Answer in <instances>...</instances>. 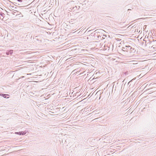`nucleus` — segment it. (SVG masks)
Here are the masks:
<instances>
[{
	"instance_id": "f257e3e1",
	"label": "nucleus",
	"mask_w": 156,
	"mask_h": 156,
	"mask_svg": "<svg viewBox=\"0 0 156 156\" xmlns=\"http://www.w3.org/2000/svg\"><path fill=\"white\" fill-rule=\"evenodd\" d=\"M136 50L133 47H128L127 45V57H132L133 55Z\"/></svg>"
},
{
	"instance_id": "f03ea898",
	"label": "nucleus",
	"mask_w": 156,
	"mask_h": 156,
	"mask_svg": "<svg viewBox=\"0 0 156 156\" xmlns=\"http://www.w3.org/2000/svg\"><path fill=\"white\" fill-rule=\"evenodd\" d=\"M136 61L132 60L131 61H129V60L127 59V66H128V67H134V65L136 64Z\"/></svg>"
},
{
	"instance_id": "7ed1b4c3",
	"label": "nucleus",
	"mask_w": 156,
	"mask_h": 156,
	"mask_svg": "<svg viewBox=\"0 0 156 156\" xmlns=\"http://www.w3.org/2000/svg\"><path fill=\"white\" fill-rule=\"evenodd\" d=\"M134 28H132L131 29L127 30V36L132 35L136 32V30Z\"/></svg>"
},
{
	"instance_id": "20e7f679",
	"label": "nucleus",
	"mask_w": 156,
	"mask_h": 156,
	"mask_svg": "<svg viewBox=\"0 0 156 156\" xmlns=\"http://www.w3.org/2000/svg\"><path fill=\"white\" fill-rule=\"evenodd\" d=\"M132 80H131L129 82H128V83L127 84V85H129V87H130V88L129 89V90H128L129 92H130L131 91V90H130V88H131L133 87V83H132Z\"/></svg>"
},
{
	"instance_id": "39448f33",
	"label": "nucleus",
	"mask_w": 156,
	"mask_h": 156,
	"mask_svg": "<svg viewBox=\"0 0 156 156\" xmlns=\"http://www.w3.org/2000/svg\"><path fill=\"white\" fill-rule=\"evenodd\" d=\"M11 11V13L13 14V15H16V16L17 15H20L21 14L20 12H17V13H16V12L13 11L12 10H10Z\"/></svg>"
},
{
	"instance_id": "423d86ee",
	"label": "nucleus",
	"mask_w": 156,
	"mask_h": 156,
	"mask_svg": "<svg viewBox=\"0 0 156 156\" xmlns=\"http://www.w3.org/2000/svg\"><path fill=\"white\" fill-rule=\"evenodd\" d=\"M80 8V6H78V7H77L76 6H75V7H73L72 8H70V10H69L70 11H72L73 10L74 11H75L76 10L77 8H78V9H79Z\"/></svg>"
},
{
	"instance_id": "0eeeda50",
	"label": "nucleus",
	"mask_w": 156,
	"mask_h": 156,
	"mask_svg": "<svg viewBox=\"0 0 156 156\" xmlns=\"http://www.w3.org/2000/svg\"><path fill=\"white\" fill-rule=\"evenodd\" d=\"M15 133L19 135H24L26 134V133H24V132L21 131L19 132H15Z\"/></svg>"
},
{
	"instance_id": "6e6552de",
	"label": "nucleus",
	"mask_w": 156,
	"mask_h": 156,
	"mask_svg": "<svg viewBox=\"0 0 156 156\" xmlns=\"http://www.w3.org/2000/svg\"><path fill=\"white\" fill-rule=\"evenodd\" d=\"M0 96H2L5 98H9L8 97H7L8 96V95L7 94L0 93Z\"/></svg>"
},
{
	"instance_id": "1a4fd4ad",
	"label": "nucleus",
	"mask_w": 156,
	"mask_h": 156,
	"mask_svg": "<svg viewBox=\"0 0 156 156\" xmlns=\"http://www.w3.org/2000/svg\"><path fill=\"white\" fill-rule=\"evenodd\" d=\"M10 9H12V10L18 12L17 11V8L16 7H14V6H11Z\"/></svg>"
},
{
	"instance_id": "9d476101",
	"label": "nucleus",
	"mask_w": 156,
	"mask_h": 156,
	"mask_svg": "<svg viewBox=\"0 0 156 156\" xmlns=\"http://www.w3.org/2000/svg\"><path fill=\"white\" fill-rule=\"evenodd\" d=\"M4 15L5 14L4 13L0 12V19L2 20L4 17Z\"/></svg>"
},
{
	"instance_id": "9b49d317",
	"label": "nucleus",
	"mask_w": 156,
	"mask_h": 156,
	"mask_svg": "<svg viewBox=\"0 0 156 156\" xmlns=\"http://www.w3.org/2000/svg\"><path fill=\"white\" fill-rule=\"evenodd\" d=\"M10 52H6V54L7 55H11L13 52V50H11L9 51Z\"/></svg>"
},
{
	"instance_id": "f8f14e48",
	"label": "nucleus",
	"mask_w": 156,
	"mask_h": 156,
	"mask_svg": "<svg viewBox=\"0 0 156 156\" xmlns=\"http://www.w3.org/2000/svg\"><path fill=\"white\" fill-rule=\"evenodd\" d=\"M95 31H96V32H102V33H103V32H105V31L102 29H98V30H96Z\"/></svg>"
},
{
	"instance_id": "ddd939ff",
	"label": "nucleus",
	"mask_w": 156,
	"mask_h": 156,
	"mask_svg": "<svg viewBox=\"0 0 156 156\" xmlns=\"http://www.w3.org/2000/svg\"><path fill=\"white\" fill-rule=\"evenodd\" d=\"M134 26H132L131 25H129L127 27V30L131 29L132 28H135V27H133Z\"/></svg>"
},
{
	"instance_id": "4468645a",
	"label": "nucleus",
	"mask_w": 156,
	"mask_h": 156,
	"mask_svg": "<svg viewBox=\"0 0 156 156\" xmlns=\"http://www.w3.org/2000/svg\"><path fill=\"white\" fill-rule=\"evenodd\" d=\"M127 45H128V47H133V44L131 43L127 42Z\"/></svg>"
},
{
	"instance_id": "2eb2a0df",
	"label": "nucleus",
	"mask_w": 156,
	"mask_h": 156,
	"mask_svg": "<svg viewBox=\"0 0 156 156\" xmlns=\"http://www.w3.org/2000/svg\"><path fill=\"white\" fill-rule=\"evenodd\" d=\"M122 50L123 51H125V48H123L122 49Z\"/></svg>"
},
{
	"instance_id": "dca6fc26",
	"label": "nucleus",
	"mask_w": 156,
	"mask_h": 156,
	"mask_svg": "<svg viewBox=\"0 0 156 156\" xmlns=\"http://www.w3.org/2000/svg\"><path fill=\"white\" fill-rule=\"evenodd\" d=\"M130 40H132V39L131 38H128V39H127V41H130Z\"/></svg>"
},
{
	"instance_id": "f3484780",
	"label": "nucleus",
	"mask_w": 156,
	"mask_h": 156,
	"mask_svg": "<svg viewBox=\"0 0 156 156\" xmlns=\"http://www.w3.org/2000/svg\"><path fill=\"white\" fill-rule=\"evenodd\" d=\"M18 1L20 2H22V0H17Z\"/></svg>"
},
{
	"instance_id": "a211bd4d",
	"label": "nucleus",
	"mask_w": 156,
	"mask_h": 156,
	"mask_svg": "<svg viewBox=\"0 0 156 156\" xmlns=\"http://www.w3.org/2000/svg\"><path fill=\"white\" fill-rule=\"evenodd\" d=\"M131 9H129L127 10V11H129V10H131Z\"/></svg>"
},
{
	"instance_id": "6ab92c4d",
	"label": "nucleus",
	"mask_w": 156,
	"mask_h": 156,
	"mask_svg": "<svg viewBox=\"0 0 156 156\" xmlns=\"http://www.w3.org/2000/svg\"><path fill=\"white\" fill-rule=\"evenodd\" d=\"M125 81V80H123V82H124V81Z\"/></svg>"
},
{
	"instance_id": "aec40b11",
	"label": "nucleus",
	"mask_w": 156,
	"mask_h": 156,
	"mask_svg": "<svg viewBox=\"0 0 156 156\" xmlns=\"http://www.w3.org/2000/svg\"><path fill=\"white\" fill-rule=\"evenodd\" d=\"M140 33V30L139 31V33Z\"/></svg>"
},
{
	"instance_id": "412c9836",
	"label": "nucleus",
	"mask_w": 156,
	"mask_h": 156,
	"mask_svg": "<svg viewBox=\"0 0 156 156\" xmlns=\"http://www.w3.org/2000/svg\"><path fill=\"white\" fill-rule=\"evenodd\" d=\"M73 2V1H71V2Z\"/></svg>"
},
{
	"instance_id": "4be33fe9",
	"label": "nucleus",
	"mask_w": 156,
	"mask_h": 156,
	"mask_svg": "<svg viewBox=\"0 0 156 156\" xmlns=\"http://www.w3.org/2000/svg\"><path fill=\"white\" fill-rule=\"evenodd\" d=\"M155 97H156V96H155Z\"/></svg>"
}]
</instances>
